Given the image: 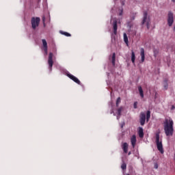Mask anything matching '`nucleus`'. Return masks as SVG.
Here are the masks:
<instances>
[{"instance_id": "obj_22", "label": "nucleus", "mask_w": 175, "mask_h": 175, "mask_svg": "<svg viewBox=\"0 0 175 175\" xmlns=\"http://www.w3.org/2000/svg\"><path fill=\"white\" fill-rule=\"evenodd\" d=\"M122 110H124V107H120L118 109V112H117L118 116H121V113H122Z\"/></svg>"}, {"instance_id": "obj_31", "label": "nucleus", "mask_w": 175, "mask_h": 175, "mask_svg": "<svg viewBox=\"0 0 175 175\" xmlns=\"http://www.w3.org/2000/svg\"><path fill=\"white\" fill-rule=\"evenodd\" d=\"M154 167H155V169H157L158 165H156L154 166Z\"/></svg>"}, {"instance_id": "obj_24", "label": "nucleus", "mask_w": 175, "mask_h": 175, "mask_svg": "<svg viewBox=\"0 0 175 175\" xmlns=\"http://www.w3.org/2000/svg\"><path fill=\"white\" fill-rule=\"evenodd\" d=\"M121 169H122V170H126V163H123L121 165Z\"/></svg>"}, {"instance_id": "obj_7", "label": "nucleus", "mask_w": 175, "mask_h": 175, "mask_svg": "<svg viewBox=\"0 0 175 175\" xmlns=\"http://www.w3.org/2000/svg\"><path fill=\"white\" fill-rule=\"evenodd\" d=\"M139 122L142 126L146 124V113L144 112H141L139 115Z\"/></svg>"}, {"instance_id": "obj_9", "label": "nucleus", "mask_w": 175, "mask_h": 175, "mask_svg": "<svg viewBox=\"0 0 175 175\" xmlns=\"http://www.w3.org/2000/svg\"><path fill=\"white\" fill-rule=\"evenodd\" d=\"M128 147H129L128 143H126V142L123 143V144L122 146V148L124 154L128 153Z\"/></svg>"}, {"instance_id": "obj_23", "label": "nucleus", "mask_w": 175, "mask_h": 175, "mask_svg": "<svg viewBox=\"0 0 175 175\" xmlns=\"http://www.w3.org/2000/svg\"><path fill=\"white\" fill-rule=\"evenodd\" d=\"M120 103H121V98L118 97L116 100V107H118Z\"/></svg>"}, {"instance_id": "obj_26", "label": "nucleus", "mask_w": 175, "mask_h": 175, "mask_svg": "<svg viewBox=\"0 0 175 175\" xmlns=\"http://www.w3.org/2000/svg\"><path fill=\"white\" fill-rule=\"evenodd\" d=\"M42 22L44 27H46V16H42Z\"/></svg>"}, {"instance_id": "obj_36", "label": "nucleus", "mask_w": 175, "mask_h": 175, "mask_svg": "<svg viewBox=\"0 0 175 175\" xmlns=\"http://www.w3.org/2000/svg\"><path fill=\"white\" fill-rule=\"evenodd\" d=\"M127 175H130L129 174H128Z\"/></svg>"}, {"instance_id": "obj_11", "label": "nucleus", "mask_w": 175, "mask_h": 175, "mask_svg": "<svg viewBox=\"0 0 175 175\" xmlns=\"http://www.w3.org/2000/svg\"><path fill=\"white\" fill-rule=\"evenodd\" d=\"M138 135L139 137L141 138L144 137V130L143 129V128L139 127Z\"/></svg>"}, {"instance_id": "obj_35", "label": "nucleus", "mask_w": 175, "mask_h": 175, "mask_svg": "<svg viewBox=\"0 0 175 175\" xmlns=\"http://www.w3.org/2000/svg\"><path fill=\"white\" fill-rule=\"evenodd\" d=\"M118 118H120L118 116L117 117V119L118 120Z\"/></svg>"}, {"instance_id": "obj_25", "label": "nucleus", "mask_w": 175, "mask_h": 175, "mask_svg": "<svg viewBox=\"0 0 175 175\" xmlns=\"http://www.w3.org/2000/svg\"><path fill=\"white\" fill-rule=\"evenodd\" d=\"M165 90H167L169 85H167V81H164V85H163Z\"/></svg>"}, {"instance_id": "obj_32", "label": "nucleus", "mask_w": 175, "mask_h": 175, "mask_svg": "<svg viewBox=\"0 0 175 175\" xmlns=\"http://www.w3.org/2000/svg\"><path fill=\"white\" fill-rule=\"evenodd\" d=\"M174 31H175V25L174 26Z\"/></svg>"}, {"instance_id": "obj_10", "label": "nucleus", "mask_w": 175, "mask_h": 175, "mask_svg": "<svg viewBox=\"0 0 175 175\" xmlns=\"http://www.w3.org/2000/svg\"><path fill=\"white\" fill-rule=\"evenodd\" d=\"M131 145L133 146V148H135V146H136V142H137L136 135H133L131 137Z\"/></svg>"}, {"instance_id": "obj_20", "label": "nucleus", "mask_w": 175, "mask_h": 175, "mask_svg": "<svg viewBox=\"0 0 175 175\" xmlns=\"http://www.w3.org/2000/svg\"><path fill=\"white\" fill-rule=\"evenodd\" d=\"M42 44H43L44 49H48V46H47V41H46L45 39H42Z\"/></svg>"}, {"instance_id": "obj_13", "label": "nucleus", "mask_w": 175, "mask_h": 175, "mask_svg": "<svg viewBox=\"0 0 175 175\" xmlns=\"http://www.w3.org/2000/svg\"><path fill=\"white\" fill-rule=\"evenodd\" d=\"M140 55H141V61H142V62H144V59H146V56L144 55V49H143V48L141 49Z\"/></svg>"}, {"instance_id": "obj_21", "label": "nucleus", "mask_w": 175, "mask_h": 175, "mask_svg": "<svg viewBox=\"0 0 175 175\" xmlns=\"http://www.w3.org/2000/svg\"><path fill=\"white\" fill-rule=\"evenodd\" d=\"M137 14V13H136V12H133V13H131V21L135 20V18Z\"/></svg>"}, {"instance_id": "obj_4", "label": "nucleus", "mask_w": 175, "mask_h": 175, "mask_svg": "<svg viewBox=\"0 0 175 175\" xmlns=\"http://www.w3.org/2000/svg\"><path fill=\"white\" fill-rule=\"evenodd\" d=\"M31 27L33 29H36L37 27H39V24H40V18L39 17H32L31 18Z\"/></svg>"}, {"instance_id": "obj_14", "label": "nucleus", "mask_w": 175, "mask_h": 175, "mask_svg": "<svg viewBox=\"0 0 175 175\" xmlns=\"http://www.w3.org/2000/svg\"><path fill=\"white\" fill-rule=\"evenodd\" d=\"M138 91L139 92L141 98H144V92H143V88H142V86H138Z\"/></svg>"}, {"instance_id": "obj_1", "label": "nucleus", "mask_w": 175, "mask_h": 175, "mask_svg": "<svg viewBox=\"0 0 175 175\" xmlns=\"http://www.w3.org/2000/svg\"><path fill=\"white\" fill-rule=\"evenodd\" d=\"M163 124L164 132L166 136H173V133H174V129L173 128L174 122H173V120L170 118H165Z\"/></svg>"}, {"instance_id": "obj_18", "label": "nucleus", "mask_w": 175, "mask_h": 175, "mask_svg": "<svg viewBox=\"0 0 175 175\" xmlns=\"http://www.w3.org/2000/svg\"><path fill=\"white\" fill-rule=\"evenodd\" d=\"M150 117H151V111H147V112H146V121H147V122H148V121L150 120Z\"/></svg>"}, {"instance_id": "obj_34", "label": "nucleus", "mask_w": 175, "mask_h": 175, "mask_svg": "<svg viewBox=\"0 0 175 175\" xmlns=\"http://www.w3.org/2000/svg\"><path fill=\"white\" fill-rule=\"evenodd\" d=\"M172 109H174V105H172Z\"/></svg>"}, {"instance_id": "obj_8", "label": "nucleus", "mask_w": 175, "mask_h": 175, "mask_svg": "<svg viewBox=\"0 0 175 175\" xmlns=\"http://www.w3.org/2000/svg\"><path fill=\"white\" fill-rule=\"evenodd\" d=\"M67 76L68 77H69V79L75 81V83H76L77 84H81V82H80V80H79L77 77H75L72 74H68Z\"/></svg>"}, {"instance_id": "obj_15", "label": "nucleus", "mask_w": 175, "mask_h": 175, "mask_svg": "<svg viewBox=\"0 0 175 175\" xmlns=\"http://www.w3.org/2000/svg\"><path fill=\"white\" fill-rule=\"evenodd\" d=\"M123 36H124V42L128 46L129 41L128 40V36H126V33H124Z\"/></svg>"}, {"instance_id": "obj_3", "label": "nucleus", "mask_w": 175, "mask_h": 175, "mask_svg": "<svg viewBox=\"0 0 175 175\" xmlns=\"http://www.w3.org/2000/svg\"><path fill=\"white\" fill-rule=\"evenodd\" d=\"M142 24L144 25V24H146L147 29H150V25H151V20L150 19V17H148V14L147 13V12H144Z\"/></svg>"}, {"instance_id": "obj_6", "label": "nucleus", "mask_w": 175, "mask_h": 175, "mask_svg": "<svg viewBox=\"0 0 175 175\" xmlns=\"http://www.w3.org/2000/svg\"><path fill=\"white\" fill-rule=\"evenodd\" d=\"M53 56H54V55L53 54V53H50L49 55L48 64H49L50 70H52L53 65L54 64V62L53 61Z\"/></svg>"}, {"instance_id": "obj_17", "label": "nucleus", "mask_w": 175, "mask_h": 175, "mask_svg": "<svg viewBox=\"0 0 175 175\" xmlns=\"http://www.w3.org/2000/svg\"><path fill=\"white\" fill-rule=\"evenodd\" d=\"M111 59L113 66H116V53L112 54Z\"/></svg>"}, {"instance_id": "obj_2", "label": "nucleus", "mask_w": 175, "mask_h": 175, "mask_svg": "<svg viewBox=\"0 0 175 175\" xmlns=\"http://www.w3.org/2000/svg\"><path fill=\"white\" fill-rule=\"evenodd\" d=\"M156 144L157 150L160 151L161 154H163V145L162 141H159V133H156Z\"/></svg>"}, {"instance_id": "obj_33", "label": "nucleus", "mask_w": 175, "mask_h": 175, "mask_svg": "<svg viewBox=\"0 0 175 175\" xmlns=\"http://www.w3.org/2000/svg\"><path fill=\"white\" fill-rule=\"evenodd\" d=\"M172 2H175V0H172Z\"/></svg>"}, {"instance_id": "obj_30", "label": "nucleus", "mask_w": 175, "mask_h": 175, "mask_svg": "<svg viewBox=\"0 0 175 175\" xmlns=\"http://www.w3.org/2000/svg\"><path fill=\"white\" fill-rule=\"evenodd\" d=\"M131 154H132V152H129L128 155H131Z\"/></svg>"}, {"instance_id": "obj_28", "label": "nucleus", "mask_w": 175, "mask_h": 175, "mask_svg": "<svg viewBox=\"0 0 175 175\" xmlns=\"http://www.w3.org/2000/svg\"><path fill=\"white\" fill-rule=\"evenodd\" d=\"M134 109H137V101L134 103Z\"/></svg>"}, {"instance_id": "obj_12", "label": "nucleus", "mask_w": 175, "mask_h": 175, "mask_svg": "<svg viewBox=\"0 0 175 175\" xmlns=\"http://www.w3.org/2000/svg\"><path fill=\"white\" fill-rule=\"evenodd\" d=\"M113 34L117 35V29L118 28V26L117 25V21H113Z\"/></svg>"}, {"instance_id": "obj_29", "label": "nucleus", "mask_w": 175, "mask_h": 175, "mask_svg": "<svg viewBox=\"0 0 175 175\" xmlns=\"http://www.w3.org/2000/svg\"><path fill=\"white\" fill-rule=\"evenodd\" d=\"M119 16H122V11L120 12V13L119 14Z\"/></svg>"}, {"instance_id": "obj_27", "label": "nucleus", "mask_w": 175, "mask_h": 175, "mask_svg": "<svg viewBox=\"0 0 175 175\" xmlns=\"http://www.w3.org/2000/svg\"><path fill=\"white\" fill-rule=\"evenodd\" d=\"M44 55H47V54H49L48 48H44Z\"/></svg>"}, {"instance_id": "obj_5", "label": "nucleus", "mask_w": 175, "mask_h": 175, "mask_svg": "<svg viewBox=\"0 0 175 175\" xmlns=\"http://www.w3.org/2000/svg\"><path fill=\"white\" fill-rule=\"evenodd\" d=\"M167 21L168 27H172V25H173V23H174V15L173 12L170 11L168 12Z\"/></svg>"}, {"instance_id": "obj_19", "label": "nucleus", "mask_w": 175, "mask_h": 175, "mask_svg": "<svg viewBox=\"0 0 175 175\" xmlns=\"http://www.w3.org/2000/svg\"><path fill=\"white\" fill-rule=\"evenodd\" d=\"M60 33L62 35H64V36H67V37H70L72 36V35L66 31H60Z\"/></svg>"}, {"instance_id": "obj_16", "label": "nucleus", "mask_w": 175, "mask_h": 175, "mask_svg": "<svg viewBox=\"0 0 175 175\" xmlns=\"http://www.w3.org/2000/svg\"><path fill=\"white\" fill-rule=\"evenodd\" d=\"M135 59H136V56L135 55V52L132 51L131 52V62L135 65Z\"/></svg>"}]
</instances>
